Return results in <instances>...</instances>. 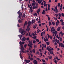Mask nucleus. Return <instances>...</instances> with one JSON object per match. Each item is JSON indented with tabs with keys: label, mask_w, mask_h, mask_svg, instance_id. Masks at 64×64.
Returning <instances> with one entry per match:
<instances>
[{
	"label": "nucleus",
	"mask_w": 64,
	"mask_h": 64,
	"mask_svg": "<svg viewBox=\"0 0 64 64\" xmlns=\"http://www.w3.org/2000/svg\"><path fill=\"white\" fill-rule=\"evenodd\" d=\"M20 10H19L17 12V13L18 14H19V16H18V17H19L20 18V19H21V15H22V12H20Z\"/></svg>",
	"instance_id": "obj_1"
},
{
	"label": "nucleus",
	"mask_w": 64,
	"mask_h": 64,
	"mask_svg": "<svg viewBox=\"0 0 64 64\" xmlns=\"http://www.w3.org/2000/svg\"><path fill=\"white\" fill-rule=\"evenodd\" d=\"M19 31L20 33H21L22 34H23L24 33V30H23L22 28H20Z\"/></svg>",
	"instance_id": "obj_2"
},
{
	"label": "nucleus",
	"mask_w": 64,
	"mask_h": 64,
	"mask_svg": "<svg viewBox=\"0 0 64 64\" xmlns=\"http://www.w3.org/2000/svg\"><path fill=\"white\" fill-rule=\"evenodd\" d=\"M55 9L54 8V11L56 13H58V10H57V6H56L55 7ZM56 11V12L55 11Z\"/></svg>",
	"instance_id": "obj_3"
},
{
	"label": "nucleus",
	"mask_w": 64,
	"mask_h": 64,
	"mask_svg": "<svg viewBox=\"0 0 64 64\" xmlns=\"http://www.w3.org/2000/svg\"><path fill=\"white\" fill-rule=\"evenodd\" d=\"M33 62L34 64H38L37 61L36 60H34L33 61Z\"/></svg>",
	"instance_id": "obj_4"
},
{
	"label": "nucleus",
	"mask_w": 64,
	"mask_h": 64,
	"mask_svg": "<svg viewBox=\"0 0 64 64\" xmlns=\"http://www.w3.org/2000/svg\"><path fill=\"white\" fill-rule=\"evenodd\" d=\"M25 61L26 63H29V62H30L31 61L30 60H24Z\"/></svg>",
	"instance_id": "obj_5"
},
{
	"label": "nucleus",
	"mask_w": 64,
	"mask_h": 64,
	"mask_svg": "<svg viewBox=\"0 0 64 64\" xmlns=\"http://www.w3.org/2000/svg\"><path fill=\"white\" fill-rule=\"evenodd\" d=\"M28 59H30L31 61H33L34 60V58H31L30 56H28Z\"/></svg>",
	"instance_id": "obj_6"
},
{
	"label": "nucleus",
	"mask_w": 64,
	"mask_h": 64,
	"mask_svg": "<svg viewBox=\"0 0 64 64\" xmlns=\"http://www.w3.org/2000/svg\"><path fill=\"white\" fill-rule=\"evenodd\" d=\"M60 23V22H59V21L58 20H57V22H56V26H57L58 25H59V24Z\"/></svg>",
	"instance_id": "obj_7"
},
{
	"label": "nucleus",
	"mask_w": 64,
	"mask_h": 64,
	"mask_svg": "<svg viewBox=\"0 0 64 64\" xmlns=\"http://www.w3.org/2000/svg\"><path fill=\"white\" fill-rule=\"evenodd\" d=\"M21 48H20L21 50H25L24 48L23 47V45L22 44L21 45Z\"/></svg>",
	"instance_id": "obj_8"
},
{
	"label": "nucleus",
	"mask_w": 64,
	"mask_h": 64,
	"mask_svg": "<svg viewBox=\"0 0 64 64\" xmlns=\"http://www.w3.org/2000/svg\"><path fill=\"white\" fill-rule=\"evenodd\" d=\"M31 24V22L30 21H28V26H30Z\"/></svg>",
	"instance_id": "obj_9"
},
{
	"label": "nucleus",
	"mask_w": 64,
	"mask_h": 64,
	"mask_svg": "<svg viewBox=\"0 0 64 64\" xmlns=\"http://www.w3.org/2000/svg\"><path fill=\"white\" fill-rule=\"evenodd\" d=\"M37 8H38V6H37V5H36L35 6H33V9H35Z\"/></svg>",
	"instance_id": "obj_10"
},
{
	"label": "nucleus",
	"mask_w": 64,
	"mask_h": 64,
	"mask_svg": "<svg viewBox=\"0 0 64 64\" xmlns=\"http://www.w3.org/2000/svg\"><path fill=\"white\" fill-rule=\"evenodd\" d=\"M45 12V11L44 10H43L42 12V14L43 15H44L46 14Z\"/></svg>",
	"instance_id": "obj_11"
},
{
	"label": "nucleus",
	"mask_w": 64,
	"mask_h": 64,
	"mask_svg": "<svg viewBox=\"0 0 64 64\" xmlns=\"http://www.w3.org/2000/svg\"><path fill=\"white\" fill-rule=\"evenodd\" d=\"M36 5V3H35V2H33L32 3V6H33V7H34Z\"/></svg>",
	"instance_id": "obj_12"
},
{
	"label": "nucleus",
	"mask_w": 64,
	"mask_h": 64,
	"mask_svg": "<svg viewBox=\"0 0 64 64\" xmlns=\"http://www.w3.org/2000/svg\"><path fill=\"white\" fill-rule=\"evenodd\" d=\"M22 35H23V34L22 35H19L18 36V37L20 38V39L22 38Z\"/></svg>",
	"instance_id": "obj_13"
},
{
	"label": "nucleus",
	"mask_w": 64,
	"mask_h": 64,
	"mask_svg": "<svg viewBox=\"0 0 64 64\" xmlns=\"http://www.w3.org/2000/svg\"><path fill=\"white\" fill-rule=\"evenodd\" d=\"M18 22L20 23H22V20H20V19H19V20H18Z\"/></svg>",
	"instance_id": "obj_14"
},
{
	"label": "nucleus",
	"mask_w": 64,
	"mask_h": 64,
	"mask_svg": "<svg viewBox=\"0 0 64 64\" xmlns=\"http://www.w3.org/2000/svg\"><path fill=\"white\" fill-rule=\"evenodd\" d=\"M42 0H41H41H38V2L39 3V4H41V2H42Z\"/></svg>",
	"instance_id": "obj_15"
},
{
	"label": "nucleus",
	"mask_w": 64,
	"mask_h": 64,
	"mask_svg": "<svg viewBox=\"0 0 64 64\" xmlns=\"http://www.w3.org/2000/svg\"><path fill=\"white\" fill-rule=\"evenodd\" d=\"M21 52H20V56L21 59H23V58L22 57V55H21Z\"/></svg>",
	"instance_id": "obj_16"
},
{
	"label": "nucleus",
	"mask_w": 64,
	"mask_h": 64,
	"mask_svg": "<svg viewBox=\"0 0 64 64\" xmlns=\"http://www.w3.org/2000/svg\"><path fill=\"white\" fill-rule=\"evenodd\" d=\"M28 46L29 48H32V46H31L29 44H28Z\"/></svg>",
	"instance_id": "obj_17"
},
{
	"label": "nucleus",
	"mask_w": 64,
	"mask_h": 64,
	"mask_svg": "<svg viewBox=\"0 0 64 64\" xmlns=\"http://www.w3.org/2000/svg\"><path fill=\"white\" fill-rule=\"evenodd\" d=\"M53 29H54V27H52V28L51 29L50 31L51 32H53Z\"/></svg>",
	"instance_id": "obj_18"
},
{
	"label": "nucleus",
	"mask_w": 64,
	"mask_h": 64,
	"mask_svg": "<svg viewBox=\"0 0 64 64\" xmlns=\"http://www.w3.org/2000/svg\"><path fill=\"white\" fill-rule=\"evenodd\" d=\"M28 24L27 22H25V24H24V26H25V25H27Z\"/></svg>",
	"instance_id": "obj_19"
},
{
	"label": "nucleus",
	"mask_w": 64,
	"mask_h": 64,
	"mask_svg": "<svg viewBox=\"0 0 64 64\" xmlns=\"http://www.w3.org/2000/svg\"><path fill=\"white\" fill-rule=\"evenodd\" d=\"M61 47H63L64 48V45L63 44H62H62H61Z\"/></svg>",
	"instance_id": "obj_20"
},
{
	"label": "nucleus",
	"mask_w": 64,
	"mask_h": 64,
	"mask_svg": "<svg viewBox=\"0 0 64 64\" xmlns=\"http://www.w3.org/2000/svg\"><path fill=\"white\" fill-rule=\"evenodd\" d=\"M60 27H58V28L57 29V31H60Z\"/></svg>",
	"instance_id": "obj_21"
},
{
	"label": "nucleus",
	"mask_w": 64,
	"mask_h": 64,
	"mask_svg": "<svg viewBox=\"0 0 64 64\" xmlns=\"http://www.w3.org/2000/svg\"><path fill=\"white\" fill-rule=\"evenodd\" d=\"M19 44H20V46H21V45H22V42L20 41L19 42Z\"/></svg>",
	"instance_id": "obj_22"
},
{
	"label": "nucleus",
	"mask_w": 64,
	"mask_h": 64,
	"mask_svg": "<svg viewBox=\"0 0 64 64\" xmlns=\"http://www.w3.org/2000/svg\"><path fill=\"white\" fill-rule=\"evenodd\" d=\"M22 18H24V17H25V14H24L22 16Z\"/></svg>",
	"instance_id": "obj_23"
},
{
	"label": "nucleus",
	"mask_w": 64,
	"mask_h": 64,
	"mask_svg": "<svg viewBox=\"0 0 64 64\" xmlns=\"http://www.w3.org/2000/svg\"><path fill=\"white\" fill-rule=\"evenodd\" d=\"M30 28H27L26 29V30L28 31H30Z\"/></svg>",
	"instance_id": "obj_24"
},
{
	"label": "nucleus",
	"mask_w": 64,
	"mask_h": 64,
	"mask_svg": "<svg viewBox=\"0 0 64 64\" xmlns=\"http://www.w3.org/2000/svg\"><path fill=\"white\" fill-rule=\"evenodd\" d=\"M21 40L23 42L25 41V39H24V38H22V39Z\"/></svg>",
	"instance_id": "obj_25"
},
{
	"label": "nucleus",
	"mask_w": 64,
	"mask_h": 64,
	"mask_svg": "<svg viewBox=\"0 0 64 64\" xmlns=\"http://www.w3.org/2000/svg\"><path fill=\"white\" fill-rule=\"evenodd\" d=\"M36 40L37 42H39V40L38 39H36Z\"/></svg>",
	"instance_id": "obj_26"
},
{
	"label": "nucleus",
	"mask_w": 64,
	"mask_h": 64,
	"mask_svg": "<svg viewBox=\"0 0 64 64\" xmlns=\"http://www.w3.org/2000/svg\"><path fill=\"white\" fill-rule=\"evenodd\" d=\"M44 6H46V7H47V4H45V3H44Z\"/></svg>",
	"instance_id": "obj_27"
},
{
	"label": "nucleus",
	"mask_w": 64,
	"mask_h": 64,
	"mask_svg": "<svg viewBox=\"0 0 64 64\" xmlns=\"http://www.w3.org/2000/svg\"><path fill=\"white\" fill-rule=\"evenodd\" d=\"M60 42H62V38L60 37Z\"/></svg>",
	"instance_id": "obj_28"
},
{
	"label": "nucleus",
	"mask_w": 64,
	"mask_h": 64,
	"mask_svg": "<svg viewBox=\"0 0 64 64\" xmlns=\"http://www.w3.org/2000/svg\"><path fill=\"white\" fill-rule=\"evenodd\" d=\"M32 38L33 39H35L36 38V36H34L32 37Z\"/></svg>",
	"instance_id": "obj_29"
},
{
	"label": "nucleus",
	"mask_w": 64,
	"mask_h": 64,
	"mask_svg": "<svg viewBox=\"0 0 64 64\" xmlns=\"http://www.w3.org/2000/svg\"><path fill=\"white\" fill-rule=\"evenodd\" d=\"M48 57L50 59H52V56H48Z\"/></svg>",
	"instance_id": "obj_30"
},
{
	"label": "nucleus",
	"mask_w": 64,
	"mask_h": 64,
	"mask_svg": "<svg viewBox=\"0 0 64 64\" xmlns=\"http://www.w3.org/2000/svg\"><path fill=\"white\" fill-rule=\"evenodd\" d=\"M51 23L52 22H49V26H51Z\"/></svg>",
	"instance_id": "obj_31"
},
{
	"label": "nucleus",
	"mask_w": 64,
	"mask_h": 64,
	"mask_svg": "<svg viewBox=\"0 0 64 64\" xmlns=\"http://www.w3.org/2000/svg\"><path fill=\"white\" fill-rule=\"evenodd\" d=\"M48 50V51H49V52H50L51 51V48H49Z\"/></svg>",
	"instance_id": "obj_32"
},
{
	"label": "nucleus",
	"mask_w": 64,
	"mask_h": 64,
	"mask_svg": "<svg viewBox=\"0 0 64 64\" xmlns=\"http://www.w3.org/2000/svg\"><path fill=\"white\" fill-rule=\"evenodd\" d=\"M50 38V39H52L53 37L52 36H49Z\"/></svg>",
	"instance_id": "obj_33"
},
{
	"label": "nucleus",
	"mask_w": 64,
	"mask_h": 64,
	"mask_svg": "<svg viewBox=\"0 0 64 64\" xmlns=\"http://www.w3.org/2000/svg\"><path fill=\"white\" fill-rule=\"evenodd\" d=\"M46 44H47V45H49V44H50V42H46Z\"/></svg>",
	"instance_id": "obj_34"
},
{
	"label": "nucleus",
	"mask_w": 64,
	"mask_h": 64,
	"mask_svg": "<svg viewBox=\"0 0 64 64\" xmlns=\"http://www.w3.org/2000/svg\"><path fill=\"white\" fill-rule=\"evenodd\" d=\"M33 15L34 16H37V13H36L35 14L34 13L33 14Z\"/></svg>",
	"instance_id": "obj_35"
},
{
	"label": "nucleus",
	"mask_w": 64,
	"mask_h": 64,
	"mask_svg": "<svg viewBox=\"0 0 64 64\" xmlns=\"http://www.w3.org/2000/svg\"><path fill=\"white\" fill-rule=\"evenodd\" d=\"M33 9V7H32V6H31L30 7V10H32Z\"/></svg>",
	"instance_id": "obj_36"
},
{
	"label": "nucleus",
	"mask_w": 64,
	"mask_h": 64,
	"mask_svg": "<svg viewBox=\"0 0 64 64\" xmlns=\"http://www.w3.org/2000/svg\"><path fill=\"white\" fill-rule=\"evenodd\" d=\"M28 42L30 43H32V40H31L30 41V40H29Z\"/></svg>",
	"instance_id": "obj_37"
},
{
	"label": "nucleus",
	"mask_w": 64,
	"mask_h": 64,
	"mask_svg": "<svg viewBox=\"0 0 64 64\" xmlns=\"http://www.w3.org/2000/svg\"><path fill=\"white\" fill-rule=\"evenodd\" d=\"M27 44H25L24 46V47L25 48H26V47H27Z\"/></svg>",
	"instance_id": "obj_38"
},
{
	"label": "nucleus",
	"mask_w": 64,
	"mask_h": 64,
	"mask_svg": "<svg viewBox=\"0 0 64 64\" xmlns=\"http://www.w3.org/2000/svg\"><path fill=\"white\" fill-rule=\"evenodd\" d=\"M42 61L43 62H46V61L42 59Z\"/></svg>",
	"instance_id": "obj_39"
},
{
	"label": "nucleus",
	"mask_w": 64,
	"mask_h": 64,
	"mask_svg": "<svg viewBox=\"0 0 64 64\" xmlns=\"http://www.w3.org/2000/svg\"><path fill=\"white\" fill-rule=\"evenodd\" d=\"M58 7H60V4L58 3Z\"/></svg>",
	"instance_id": "obj_40"
},
{
	"label": "nucleus",
	"mask_w": 64,
	"mask_h": 64,
	"mask_svg": "<svg viewBox=\"0 0 64 64\" xmlns=\"http://www.w3.org/2000/svg\"><path fill=\"white\" fill-rule=\"evenodd\" d=\"M32 52L33 53H35V50L33 49L32 50Z\"/></svg>",
	"instance_id": "obj_41"
},
{
	"label": "nucleus",
	"mask_w": 64,
	"mask_h": 64,
	"mask_svg": "<svg viewBox=\"0 0 64 64\" xmlns=\"http://www.w3.org/2000/svg\"><path fill=\"white\" fill-rule=\"evenodd\" d=\"M61 15H62V17H64V13H62L61 14Z\"/></svg>",
	"instance_id": "obj_42"
},
{
	"label": "nucleus",
	"mask_w": 64,
	"mask_h": 64,
	"mask_svg": "<svg viewBox=\"0 0 64 64\" xmlns=\"http://www.w3.org/2000/svg\"><path fill=\"white\" fill-rule=\"evenodd\" d=\"M52 25H55V22H52Z\"/></svg>",
	"instance_id": "obj_43"
},
{
	"label": "nucleus",
	"mask_w": 64,
	"mask_h": 64,
	"mask_svg": "<svg viewBox=\"0 0 64 64\" xmlns=\"http://www.w3.org/2000/svg\"><path fill=\"white\" fill-rule=\"evenodd\" d=\"M61 44L62 43H61L60 42L59 43V45L60 47H61Z\"/></svg>",
	"instance_id": "obj_44"
},
{
	"label": "nucleus",
	"mask_w": 64,
	"mask_h": 64,
	"mask_svg": "<svg viewBox=\"0 0 64 64\" xmlns=\"http://www.w3.org/2000/svg\"><path fill=\"white\" fill-rule=\"evenodd\" d=\"M40 9L39 8L38 10L37 11V12H40Z\"/></svg>",
	"instance_id": "obj_45"
},
{
	"label": "nucleus",
	"mask_w": 64,
	"mask_h": 64,
	"mask_svg": "<svg viewBox=\"0 0 64 64\" xmlns=\"http://www.w3.org/2000/svg\"><path fill=\"white\" fill-rule=\"evenodd\" d=\"M58 16L60 17H61V14L60 13L58 14Z\"/></svg>",
	"instance_id": "obj_46"
},
{
	"label": "nucleus",
	"mask_w": 64,
	"mask_h": 64,
	"mask_svg": "<svg viewBox=\"0 0 64 64\" xmlns=\"http://www.w3.org/2000/svg\"><path fill=\"white\" fill-rule=\"evenodd\" d=\"M54 62L56 63V64H57V60H55L54 61Z\"/></svg>",
	"instance_id": "obj_47"
},
{
	"label": "nucleus",
	"mask_w": 64,
	"mask_h": 64,
	"mask_svg": "<svg viewBox=\"0 0 64 64\" xmlns=\"http://www.w3.org/2000/svg\"><path fill=\"white\" fill-rule=\"evenodd\" d=\"M23 4H22V10H23Z\"/></svg>",
	"instance_id": "obj_48"
},
{
	"label": "nucleus",
	"mask_w": 64,
	"mask_h": 64,
	"mask_svg": "<svg viewBox=\"0 0 64 64\" xmlns=\"http://www.w3.org/2000/svg\"><path fill=\"white\" fill-rule=\"evenodd\" d=\"M64 25V22H62V26H63Z\"/></svg>",
	"instance_id": "obj_49"
},
{
	"label": "nucleus",
	"mask_w": 64,
	"mask_h": 64,
	"mask_svg": "<svg viewBox=\"0 0 64 64\" xmlns=\"http://www.w3.org/2000/svg\"><path fill=\"white\" fill-rule=\"evenodd\" d=\"M64 33H63L61 35V36L62 37H63V36L64 35Z\"/></svg>",
	"instance_id": "obj_50"
},
{
	"label": "nucleus",
	"mask_w": 64,
	"mask_h": 64,
	"mask_svg": "<svg viewBox=\"0 0 64 64\" xmlns=\"http://www.w3.org/2000/svg\"><path fill=\"white\" fill-rule=\"evenodd\" d=\"M43 34L44 35H45V32L44 30L43 31Z\"/></svg>",
	"instance_id": "obj_51"
},
{
	"label": "nucleus",
	"mask_w": 64,
	"mask_h": 64,
	"mask_svg": "<svg viewBox=\"0 0 64 64\" xmlns=\"http://www.w3.org/2000/svg\"><path fill=\"white\" fill-rule=\"evenodd\" d=\"M44 41H45V42H46V39H45V38H44Z\"/></svg>",
	"instance_id": "obj_52"
},
{
	"label": "nucleus",
	"mask_w": 64,
	"mask_h": 64,
	"mask_svg": "<svg viewBox=\"0 0 64 64\" xmlns=\"http://www.w3.org/2000/svg\"><path fill=\"white\" fill-rule=\"evenodd\" d=\"M60 21L61 22V23H62V22H63V20H62V19L60 20Z\"/></svg>",
	"instance_id": "obj_53"
},
{
	"label": "nucleus",
	"mask_w": 64,
	"mask_h": 64,
	"mask_svg": "<svg viewBox=\"0 0 64 64\" xmlns=\"http://www.w3.org/2000/svg\"><path fill=\"white\" fill-rule=\"evenodd\" d=\"M34 20H33L32 21V23H34Z\"/></svg>",
	"instance_id": "obj_54"
},
{
	"label": "nucleus",
	"mask_w": 64,
	"mask_h": 64,
	"mask_svg": "<svg viewBox=\"0 0 64 64\" xmlns=\"http://www.w3.org/2000/svg\"><path fill=\"white\" fill-rule=\"evenodd\" d=\"M48 21H50V18L49 17H48Z\"/></svg>",
	"instance_id": "obj_55"
},
{
	"label": "nucleus",
	"mask_w": 64,
	"mask_h": 64,
	"mask_svg": "<svg viewBox=\"0 0 64 64\" xmlns=\"http://www.w3.org/2000/svg\"><path fill=\"white\" fill-rule=\"evenodd\" d=\"M38 30L39 29H38V30H37V33H39L40 32Z\"/></svg>",
	"instance_id": "obj_56"
},
{
	"label": "nucleus",
	"mask_w": 64,
	"mask_h": 64,
	"mask_svg": "<svg viewBox=\"0 0 64 64\" xmlns=\"http://www.w3.org/2000/svg\"><path fill=\"white\" fill-rule=\"evenodd\" d=\"M21 50V51L23 53H24V51L23 50Z\"/></svg>",
	"instance_id": "obj_57"
},
{
	"label": "nucleus",
	"mask_w": 64,
	"mask_h": 64,
	"mask_svg": "<svg viewBox=\"0 0 64 64\" xmlns=\"http://www.w3.org/2000/svg\"><path fill=\"white\" fill-rule=\"evenodd\" d=\"M33 43H35V42H36V41H35V40H34L33 41Z\"/></svg>",
	"instance_id": "obj_58"
},
{
	"label": "nucleus",
	"mask_w": 64,
	"mask_h": 64,
	"mask_svg": "<svg viewBox=\"0 0 64 64\" xmlns=\"http://www.w3.org/2000/svg\"><path fill=\"white\" fill-rule=\"evenodd\" d=\"M46 41H48V38H46Z\"/></svg>",
	"instance_id": "obj_59"
},
{
	"label": "nucleus",
	"mask_w": 64,
	"mask_h": 64,
	"mask_svg": "<svg viewBox=\"0 0 64 64\" xmlns=\"http://www.w3.org/2000/svg\"><path fill=\"white\" fill-rule=\"evenodd\" d=\"M45 23H42V25L43 26V25H45Z\"/></svg>",
	"instance_id": "obj_60"
},
{
	"label": "nucleus",
	"mask_w": 64,
	"mask_h": 64,
	"mask_svg": "<svg viewBox=\"0 0 64 64\" xmlns=\"http://www.w3.org/2000/svg\"><path fill=\"white\" fill-rule=\"evenodd\" d=\"M38 20H39V19L38 18H37L36 19V20L37 21H38Z\"/></svg>",
	"instance_id": "obj_61"
},
{
	"label": "nucleus",
	"mask_w": 64,
	"mask_h": 64,
	"mask_svg": "<svg viewBox=\"0 0 64 64\" xmlns=\"http://www.w3.org/2000/svg\"><path fill=\"white\" fill-rule=\"evenodd\" d=\"M46 12H47V11H48V9H47V8H46Z\"/></svg>",
	"instance_id": "obj_62"
},
{
	"label": "nucleus",
	"mask_w": 64,
	"mask_h": 64,
	"mask_svg": "<svg viewBox=\"0 0 64 64\" xmlns=\"http://www.w3.org/2000/svg\"><path fill=\"white\" fill-rule=\"evenodd\" d=\"M55 15L56 16V17H58V14H55Z\"/></svg>",
	"instance_id": "obj_63"
},
{
	"label": "nucleus",
	"mask_w": 64,
	"mask_h": 64,
	"mask_svg": "<svg viewBox=\"0 0 64 64\" xmlns=\"http://www.w3.org/2000/svg\"><path fill=\"white\" fill-rule=\"evenodd\" d=\"M36 47H37V46H36V45H35L34 46V48H36Z\"/></svg>",
	"instance_id": "obj_64"
}]
</instances>
